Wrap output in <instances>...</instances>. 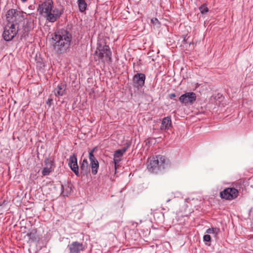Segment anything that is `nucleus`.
<instances>
[{
  "label": "nucleus",
  "instance_id": "9d476101",
  "mask_svg": "<svg viewBox=\"0 0 253 253\" xmlns=\"http://www.w3.org/2000/svg\"><path fill=\"white\" fill-rule=\"evenodd\" d=\"M146 77L143 73H137L133 77V86L137 88L142 87L145 84Z\"/></svg>",
  "mask_w": 253,
  "mask_h": 253
},
{
  "label": "nucleus",
  "instance_id": "a211bd4d",
  "mask_svg": "<svg viewBox=\"0 0 253 253\" xmlns=\"http://www.w3.org/2000/svg\"><path fill=\"white\" fill-rule=\"evenodd\" d=\"M33 23L31 21H28L25 24L23 25L22 37L25 38L28 36L30 31L34 28Z\"/></svg>",
  "mask_w": 253,
  "mask_h": 253
},
{
  "label": "nucleus",
  "instance_id": "aec40b11",
  "mask_svg": "<svg viewBox=\"0 0 253 253\" xmlns=\"http://www.w3.org/2000/svg\"><path fill=\"white\" fill-rule=\"evenodd\" d=\"M61 190L62 194L63 196H68L72 191V185L69 183L64 185H62Z\"/></svg>",
  "mask_w": 253,
  "mask_h": 253
},
{
  "label": "nucleus",
  "instance_id": "b1692460",
  "mask_svg": "<svg viewBox=\"0 0 253 253\" xmlns=\"http://www.w3.org/2000/svg\"><path fill=\"white\" fill-rule=\"evenodd\" d=\"M204 241L205 242H210L211 240V237L210 235L207 234L204 236Z\"/></svg>",
  "mask_w": 253,
  "mask_h": 253
},
{
  "label": "nucleus",
  "instance_id": "423d86ee",
  "mask_svg": "<svg viewBox=\"0 0 253 253\" xmlns=\"http://www.w3.org/2000/svg\"><path fill=\"white\" fill-rule=\"evenodd\" d=\"M6 19L7 22V24L17 26L20 21L19 19H22V18L20 15V12L15 9H10L7 11L6 14Z\"/></svg>",
  "mask_w": 253,
  "mask_h": 253
},
{
  "label": "nucleus",
  "instance_id": "f3484780",
  "mask_svg": "<svg viewBox=\"0 0 253 253\" xmlns=\"http://www.w3.org/2000/svg\"><path fill=\"white\" fill-rule=\"evenodd\" d=\"M66 84L64 83L59 84L55 88L54 92L56 96H63L66 93Z\"/></svg>",
  "mask_w": 253,
  "mask_h": 253
},
{
  "label": "nucleus",
  "instance_id": "412c9836",
  "mask_svg": "<svg viewBox=\"0 0 253 253\" xmlns=\"http://www.w3.org/2000/svg\"><path fill=\"white\" fill-rule=\"evenodd\" d=\"M77 3L78 5L79 10L81 12H84L87 9V3L85 0H78Z\"/></svg>",
  "mask_w": 253,
  "mask_h": 253
},
{
  "label": "nucleus",
  "instance_id": "1a4fd4ad",
  "mask_svg": "<svg viewBox=\"0 0 253 253\" xmlns=\"http://www.w3.org/2000/svg\"><path fill=\"white\" fill-rule=\"evenodd\" d=\"M196 100V95L193 92H186L181 95L179 98V101L185 105L193 104Z\"/></svg>",
  "mask_w": 253,
  "mask_h": 253
},
{
  "label": "nucleus",
  "instance_id": "39448f33",
  "mask_svg": "<svg viewBox=\"0 0 253 253\" xmlns=\"http://www.w3.org/2000/svg\"><path fill=\"white\" fill-rule=\"evenodd\" d=\"M18 31V27H16V26L14 25V24L11 25L6 24L2 34L3 39L7 42L11 41L17 35Z\"/></svg>",
  "mask_w": 253,
  "mask_h": 253
},
{
  "label": "nucleus",
  "instance_id": "6ab92c4d",
  "mask_svg": "<svg viewBox=\"0 0 253 253\" xmlns=\"http://www.w3.org/2000/svg\"><path fill=\"white\" fill-rule=\"evenodd\" d=\"M171 125V120L170 117H167L163 119L160 128L161 130H166L169 128V127Z\"/></svg>",
  "mask_w": 253,
  "mask_h": 253
},
{
  "label": "nucleus",
  "instance_id": "0eeeda50",
  "mask_svg": "<svg viewBox=\"0 0 253 253\" xmlns=\"http://www.w3.org/2000/svg\"><path fill=\"white\" fill-rule=\"evenodd\" d=\"M239 192L235 188H227L220 192V197L227 200H232L238 196Z\"/></svg>",
  "mask_w": 253,
  "mask_h": 253
},
{
  "label": "nucleus",
  "instance_id": "20e7f679",
  "mask_svg": "<svg viewBox=\"0 0 253 253\" xmlns=\"http://www.w3.org/2000/svg\"><path fill=\"white\" fill-rule=\"evenodd\" d=\"M97 45L98 46L95 54L98 59L101 60L104 62H111L112 53L109 46L105 43L104 45H102L101 43H98Z\"/></svg>",
  "mask_w": 253,
  "mask_h": 253
},
{
  "label": "nucleus",
  "instance_id": "f03ea898",
  "mask_svg": "<svg viewBox=\"0 0 253 253\" xmlns=\"http://www.w3.org/2000/svg\"><path fill=\"white\" fill-rule=\"evenodd\" d=\"M38 11L40 14H45L47 21L53 23L59 19L63 12L57 8H54L52 0H45L39 5Z\"/></svg>",
  "mask_w": 253,
  "mask_h": 253
},
{
  "label": "nucleus",
  "instance_id": "4468645a",
  "mask_svg": "<svg viewBox=\"0 0 253 253\" xmlns=\"http://www.w3.org/2000/svg\"><path fill=\"white\" fill-rule=\"evenodd\" d=\"M27 236L28 237V243L30 244L39 242L41 239V236L38 233L36 228L30 229L27 233Z\"/></svg>",
  "mask_w": 253,
  "mask_h": 253
},
{
  "label": "nucleus",
  "instance_id": "5701e85b",
  "mask_svg": "<svg viewBox=\"0 0 253 253\" xmlns=\"http://www.w3.org/2000/svg\"><path fill=\"white\" fill-rule=\"evenodd\" d=\"M199 9L202 14H205L208 11V8L205 4L202 5Z\"/></svg>",
  "mask_w": 253,
  "mask_h": 253
},
{
  "label": "nucleus",
  "instance_id": "cd10ccee",
  "mask_svg": "<svg viewBox=\"0 0 253 253\" xmlns=\"http://www.w3.org/2000/svg\"><path fill=\"white\" fill-rule=\"evenodd\" d=\"M23 2H26V1H27V0H21Z\"/></svg>",
  "mask_w": 253,
  "mask_h": 253
},
{
  "label": "nucleus",
  "instance_id": "6e6552de",
  "mask_svg": "<svg viewBox=\"0 0 253 253\" xmlns=\"http://www.w3.org/2000/svg\"><path fill=\"white\" fill-rule=\"evenodd\" d=\"M95 148L92 149L89 152V160L90 161V166L91 171L93 175H96L99 169V163L94 155Z\"/></svg>",
  "mask_w": 253,
  "mask_h": 253
},
{
  "label": "nucleus",
  "instance_id": "393cba45",
  "mask_svg": "<svg viewBox=\"0 0 253 253\" xmlns=\"http://www.w3.org/2000/svg\"><path fill=\"white\" fill-rule=\"evenodd\" d=\"M169 98L172 99L176 96L175 93H171L169 95Z\"/></svg>",
  "mask_w": 253,
  "mask_h": 253
},
{
  "label": "nucleus",
  "instance_id": "f8f14e48",
  "mask_svg": "<svg viewBox=\"0 0 253 253\" xmlns=\"http://www.w3.org/2000/svg\"><path fill=\"white\" fill-rule=\"evenodd\" d=\"M67 248L69 253H81V251L85 250V246L82 243L77 241L73 242L68 245Z\"/></svg>",
  "mask_w": 253,
  "mask_h": 253
},
{
  "label": "nucleus",
  "instance_id": "ddd939ff",
  "mask_svg": "<svg viewBox=\"0 0 253 253\" xmlns=\"http://www.w3.org/2000/svg\"><path fill=\"white\" fill-rule=\"evenodd\" d=\"M44 167L42 171V176L48 175L53 170L54 162L50 158H46L44 161Z\"/></svg>",
  "mask_w": 253,
  "mask_h": 253
},
{
  "label": "nucleus",
  "instance_id": "f257e3e1",
  "mask_svg": "<svg viewBox=\"0 0 253 253\" xmlns=\"http://www.w3.org/2000/svg\"><path fill=\"white\" fill-rule=\"evenodd\" d=\"M72 38V35L65 29L55 32L52 39L55 42L53 46L56 53L59 54L66 53L69 49Z\"/></svg>",
  "mask_w": 253,
  "mask_h": 253
},
{
  "label": "nucleus",
  "instance_id": "4be33fe9",
  "mask_svg": "<svg viewBox=\"0 0 253 253\" xmlns=\"http://www.w3.org/2000/svg\"><path fill=\"white\" fill-rule=\"evenodd\" d=\"M219 231V229L218 228H211L208 229L206 231V233L208 234H215L216 235Z\"/></svg>",
  "mask_w": 253,
  "mask_h": 253
},
{
  "label": "nucleus",
  "instance_id": "9b49d317",
  "mask_svg": "<svg viewBox=\"0 0 253 253\" xmlns=\"http://www.w3.org/2000/svg\"><path fill=\"white\" fill-rule=\"evenodd\" d=\"M68 166L77 176L80 175L77 158L75 154H73L70 156L68 160Z\"/></svg>",
  "mask_w": 253,
  "mask_h": 253
},
{
  "label": "nucleus",
  "instance_id": "bb28decb",
  "mask_svg": "<svg viewBox=\"0 0 253 253\" xmlns=\"http://www.w3.org/2000/svg\"><path fill=\"white\" fill-rule=\"evenodd\" d=\"M251 227L252 229H253V220L252 221V222L251 223Z\"/></svg>",
  "mask_w": 253,
  "mask_h": 253
},
{
  "label": "nucleus",
  "instance_id": "dca6fc26",
  "mask_svg": "<svg viewBox=\"0 0 253 253\" xmlns=\"http://www.w3.org/2000/svg\"><path fill=\"white\" fill-rule=\"evenodd\" d=\"M80 171L81 173L84 175H87L90 172V168L86 159H84L80 164Z\"/></svg>",
  "mask_w": 253,
  "mask_h": 253
},
{
  "label": "nucleus",
  "instance_id": "7ed1b4c3",
  "mask_svg": "<svg viewBox=\"0 0 253 253\" xmlns=\"http://www.w3.org/2000/svg\"><path fill=\"white\" fill-rule=\"evenodd\" d=\"M165 157L162 155L150 158L148 160L147 168L152 173H157L158 171L165 168Z\"/></svg>",
  "mask_w": 253,
  "mask_h": 253
},
{
  "label": "nucleus",
  "instance_id": "a878e982",
  "mask_svg": "<svg viewBox=\"0 0 253 253\" xmlns=\"http://www.w3.org/2000/svg\"><path fill=\"white\" fill-rule=\"evenodd\" d=\"M182 42L183 44L187 43V40L185 39V38L183 39Z\"/></svg>",
  "mask_w": 253,
  "mask_h": 253
},
{
  "label": "nucleus",
  "instance_id": "2eb2a0df",
  "mask_svg": "<svg viewBox=\"0 0 253 253\" xmlns=\"http://www.w3.org/2000/svg\"><path fill=\"white\" fill-rule=\"evenodd\" d=\"M128 147L129 145H127L126 147H124L122 149H119L115 152L114 154V160L113 162V164L115 165V167H116V165L121 161V158L126 152ZM115 169H116V168H115Z\"/></svg>",
  "mask_w": 253,
  "mask_h": 253
}]
</instances>
